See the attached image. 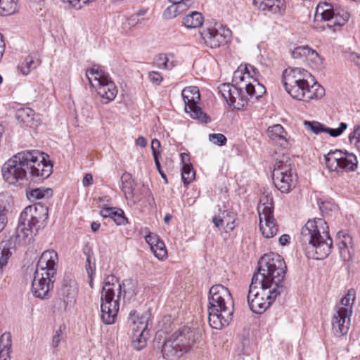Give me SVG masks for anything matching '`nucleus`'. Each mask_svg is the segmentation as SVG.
Returning <instances> with one entry per match:
<instances>
[{"instance_id": "obj_1", "label": "nucleus", "mask_w": 360, "mask_h": 360, "mask_svg": "<svg viewBox=\"0 0 360 360\" xmlns=\"http://www.w3.org/2000/svg\"><path fill=\"white\" fill-rule=\"evenodd\" d=\"M285 270L284 259L276 253L270 252L259 259L248 295L250 309L254 313H264L281 293Z\"/></svg>"}, {"instance_id": "obj_2", "label": "nucleus", "mask_w": 360, "mask_h": 360, "mask_svg": "<svg viewBox=\"0 0 360 360\" xmlns=\"http://www.w3.org/2000/svg\"><path fill=\"white\" fill-rule=\"evenodd\" d=\"M300 241L309 258L323 259L331 252L333 240L328 226L321 218L307 221L301 229Z\"/></svg>"}, {"instance_id": "obj_3", "label": "nucleus", "mask_w": 360, "mask_h": 360, "mask_svg": "<svg viewBox=\"0 0 360 360\" xmlns=\"http://www.w3.org/2000/svg\"><path fill=\"white\" fill-rule=\"evenodd\" d=\"M285 91L295 99L308 102L321 98L325 94L324 89L314 82L311 75L300 68H286L282 75Z\"/></svg>"}, {"instance_id": "obj_4", "label": "nucleus", "mask_w": 360, "mask_h": 360, "mask_svg": "<svg viewBox=\"0 0 360 360\" xmlns=\"http://www.w3.org/2000/svg\"><path fill=\"white\" fill-rule=\"evenodd\" d=\"M233 300L230 290L225 286L214 285L209 292L208 321L215 329L227 326L232 320Z\"/></svg>"}, {"instance_id": "obj_5", "label": "nucleus", "mask_w": 360, "mask_h": 360, "mask_svg": "<svg viewBox=\"0 0 360 360\" xmlns=\"http://www.w3.org/2000/svg\"><path fill=\"white\" fill-rule=\"evenodd\" d=\"M47 219V207L41 204L26 207L20 215L15 234V242L21 245L29 244L33 235L44 226Z\"/></svg>"}, {"instance_id": "obj_6", "label": "nucleus", "mask_w": 360, "mask_h": 360, "mask_svg": "<svg viewBox=\"0 0 360 360\" xmlns=\"http://www.w3.org/2000/svg\"><path fill=\"white\" fill-rule=\"evenodd\" d=\"M122 295V285L117 278L107 276L103 281L101 292V318L107 325L115 322L120 309V301Z\"/></svg>"}, {"instance_id": "obj_7", "label": "nucleus", "mask_w": 360, "mask_h": 360, "mask_svg": "<svg viewBox=\"0 0 360 360\" xmlns=\"http://www.w3.org/2000/svg\"><path fill=\"white\" fill-rule=\"evenodd\" d=\"M272 179L276 188L283 193H289L295 188L297 174L288 155L283 154L276 159Z\"/></svg>"}, {"instance_id": "obj_8", "label": "nucleus", "mask_w": 360, "mask_h": 360, "mask_svg": "<svg viewBox=\"0 0 360 360\" xmlns=\"http://www.w3.org/2000/svg\"><path fill=\"white\" fill-rule=\"evenodd\" d=\"M354 300L355 292L353 289H350L335 307L331 324L332 330L336 336L347 333L350 326Z\"/></svg>"}, {"instance_id": "obj_9", "label": "nucleus", "mask_w": 360, "mask_h": 360, "mask_svg": "<svg viewBox=\"0 0 360 360\" xmlns=\"http://www.w3.org/2000/svg\"><path fill=\"white\" fill-rule=\"evenodd\" d=\"M259 72L251 65L240 66L236 70L233 76L234 85L255 98L261 97L265 92L264 86L258 81Z\"/></svg>"}, {"instance_id": "obj_10", "label": "nucleus", "mask_w": 360, "mask_h": 360, "mask_svg": "<svg viewBox=\"0 0 360 360\" xmlns=\"http://www.w3.org/2000/svg\"><path fill=\"white\" fill-rule=\"evenodd\" d=\"M86 77L91 88L105 101L108 103L115 99L117 89L111 78L102 69L94 66L86 72Z\"/></svg>"}, {"instance_id": "obj_11", "label": "nucleus", "mask_w": 360, "mask_h": 360, "mask_svg": "<svg viewBox=\"0 0 360 360\" xmlns=\"http://www.w3.org/2000/svg\"><path fill=\"white\" fill-rule=\"evenodd\" d=\"M30 155L24 150L13 155L3 165L1 172L4 179L10 184H16L27 178Z\"/></svg>"}, {"instance_id": "obj_12", "label": "nucleus", "mask_w": 360, "mask_h": 360, "mask_svg": "<svg viewBox=\"0 0 360 360\" xmlns=\"http://www.w3.org/2000/svg\"><path fill=\"white\" fill-rule=\"evenodd\" d=\"M349 13L344 10L335 11L332 5L323 2L320 3L316 10L315 21L326 22V27L333 28L344 25L349 18ZM325 27V25H323Z\"/></svg>"}, {"instance_id": "obj_13", "label": "nucleus", "mask_w": 360, "mask_h": 360, "mask_svg": "<svg viewBox=\"0 0 360 360\" xmlns=\"http://www.w3.org/2000/svg\"><path fill=\"white\" fill-rule=\"evenodd\" d=\"M326 167L330 172L337 173L354 171L357 167V160L354 155L335 150L324 155Z\"/></svg>"}, {"instance_id": "obj_14", "label": "nucleus", "mask_w": 360, "mask_h": 360, "mask_svg": "<svg viewBox=\"0 0 360 360\" xmlns=\"http://www.w3.org/2000/svg\"><path fill=\"white\" fill-rule=\"evenodd\" d=\"M203 43L212 49L226 44L231 38V30L221 24L215 23L205 28L200 33Z\"/></svg>"}, {"instance_id": "obj_15", "label": "nucleus", "mask_w": 360, "mask_h": 360, "mask_svg": "<svg viewBox=\"0 0 360 360\" xmlns=\"http://www.w3.org/2000/svg\"><path fill=\"white\" fill-rule=\"evenodd\" d=\"M31 156L28 162V169L31 176L44 179L48 178L52 173L53 166L46 160V155L37 150H28Z\"/></svg>"}, {"instance_id": "obj_16", "label": "nucleus", "mask_w": 360, "mask_h": 360, "mask_svg": "<svg viewBox=\"0 0 360 360\" xmlns=\"http://www.w3.org/2000/svg\"><path fill=\"white\" fill-rule=\"evenodd\" d=\"M182 97L185 103V111L193 119H196L201 122L207 123L210 119L197 105L200 101V93L198 87L188 86L183 89Z\"/></svg>"}, {"instance_id": "obj_17", "label": "nucleus", "mask_w": 360, "mask_h": 360, "mask_svg": "<svg viewBox=\"0 0 360 360\" xmlns=\"http://www.w3.org/2000/svg\"><path fill=\"white\" fill-rule=\"evenodd\" d=\"M219 91L227 103L237 110L245 106L250 98L252 97L249 93L240 90L236 85L229 83L221 84L219 86Z\"/></svg>"}, {"instance_id": "obj_18", "label": "nucleus", "mask_w": 360, "mask_h": 360, "mask_svg": "<svg viewBox=\"0 0 360 360\" xmlns=\"http://www.w3.org/2000/svg\"><path fill=\"white\" fill-rule=\"evenodd\" d=\"M122 188L125 198L133 205L139 202L143 197L146 188L143 186L137 188V183L129 174L122 176Z\"/></svg>"}, {"instance_id": "obj_19", "label": "nucleus", "mask_w": 360, "mask_h": 360, "mask_svg": "<svg viewBox=\"0 0 360 360\" xmlns=\"http://www.w3.org/2000/svg\"><path fill=\"white\" fill-rule=\"evenodd\" d=\"M181 355L191 350L196 343V333L188 327H184L172 334Z\"/></svg>"}, {"instance_id": "obj_20", "label": "nucleus", "mask_w": 360, "mask_h": 360, "mask_svg": "<svg viewBox=\"0 0 360 360\" xmlns=\"http://www.w3.org/2000/svg\"><path fill=\"white\" fill-rule=\"evenodd\" d=\"M53 276L35 271L34 279L32 283V290L34 295L39 298H46L51 288L53 286L51 278Z\"/></svg>"}, {"instance_id": "obj_21", "label": "nucleus", "mask_w": 360, "mask_h": 360, "mask_svg": "<svg viewBox=\"0 0 360 360\" xmlns=\"http://www.w3.org/2000/svg\"><path fill=\"white\" fill-rule=\"evenodd\" d=\"M58 254L53 250L44 251L37 263L36 271L46 274V276H53L56 273Z\"/></svg>"}, {"instance_id": "obj_22", "label": "nucleus", "mask_w": 360, "mask_h": 360, "mask_svg": "<svg viewBox=\"0 0 360 360\" xmlns=\"http://www.w3.org/2000/svg\"><path fill=\"white\" fill-rule=\"evenodd\" d=\"M304 126L306 130L315 134L326 132L333 137L340 136L347 128V124L344 122H341L338 128L331 129L326 127L323 124L316 121H304Z\"/></svg>"}, {"instance_id": "obj_23", "label": "nucleus", "mask_w": 360, "mask_h": 360, "mask_svg": "<svg viewBox=\"0 0 360 360\" xmlns=\"http://www.w3.org/2000/svg\"><path fill=\"white\" fill-rule=\"evenodd\" d=\"M268 137L276 144L283 148L289 147L290 136L281 124H274L268 127L266 130Z\"/></svg>"}, {"instance_id": "obj_24", "label": "nucleus", "mask_w": 360, "mask_h": 360, "mask_svg": "<svg viewBox=\"0 0 360 360\" xmlns=\"http://www.w3.org/2000/svg\"><path fill=\"white\" fill-rule=\"evenodd\" d=\"M148 314H140L136 311H131L127 319V325L132 333L147 330Z\"/></svg>"}, {"instance_id": "obj_25", "label": "nucleus", "mask_w": 360, "mask_h": 360, "mask_svg": "<svg viewBox=\"0 0 360 360\" xmlns=\"http://www.w3.org/2000/svg\"><path fill=\"white\" fill-rule=\"evenodd\" d=\"M169 1L172 5L169 6L163 12V17L165 19L176 18L192 6L195 0H169Z\"/></svg>"}, {"instance_id": "obj_26", "label": "nucleus", "mask_w": 360, "mask_h": 360, "mask_svg": "<svg viewBox=\"0 0 360 360\" xmlns=\"http://www.w3.org/2000/svg\"><path fill=\"white\" fill-rule=\"evenodd\" d=\"M77 292L78 288L75 282L64 285L61 288L62 299L60 302H63V306L60 308L66 310L72 307L76 302Z\"/></svg>"}, {"instance_id": "obj_27", "label": "nucleus", "mask_w": 360, "mask_h": 360, "mask_svg": "<svg viewBox=\"0 0 360 360\" xmlns=\"http://www.w3.org/2000/svg\"><path fill=\"white\" fill-rule=\"evenodd\" d=\"M236 214L229 211H224L221 215L216 216L212 219L214 226L219 229H224L225 232H229L236 226Z\"/></svg>"}, {"instance_id": "obj_28", "label": "nucleus", "mask_w": 360, "mask_h": 360, "mask_svg": "<svg viewBox=\"0 0 360 360\" xmlns=\"http://www.w3.org/2000/svg\"><path fill=\"white\" fill-rule=\"evenodd\" d=\"M259 229L264 237L271 238L278 233V226L275 221L274 215L259 216Z\"/></svg>"}, {"instance_id": "obj_29", "label": "nucleus", "mask_w": 360, "mask_h": 360, "mask_svg": "<svg viewBox=\"0 0 360 360\" xmlns=\"http://www.w3.org/2000/svg\"><path fill=\"white\" fill-rule=\"evenodd\" d=\"M338 249L343 260H349L353 252L352 237L343 233H338Z\"/></svg>"}, {"instance_id": "obj_30", "label": "nucleus", "mask_w": 360, "mask_h": 360, "mask_svg": "<svg viewBox=\"0 0 360 360\" xmlns=\"http://www.w3.org/2000/svg\"><path fill=\"white\" fill-rule=\"evenodd\" d=\"M259 216L271 215L274 212L273 196L271 193H264L257 206Z\"/></svg>"}, {"instance_id": "obj_31", "label": "nucleus", "mask_w": 360, "mask_h": 360, "mask_svg": "<svg viewBox=\"0 0 360 360\" xmlns=\"http://www.w3.org/2000/svg\"><path fill=\"white\" fill-rule=\"evenodd\" d=\"M162 353L163 357L168 359L179 358L181 356L172 335L165 341L162 347Z\"/></svg>"}, {"instance_id": "obj_32", "label": "nucleus", "mask_w": 360, "mask_h": 360, "mask_svg": "<svg viewBox=\"0 0 360 360\" xmlns=\"http://www.w3.org/2000/svg\"><path fill=\"white\" fill-rule=\"evenodd\" d=\"M204 22L202 13L198 11H191L182 18V24L188 29L200 27Z\"/></svg>"}, {"instance_id": "obj_33", "label": "nucleus", "mask_w": 360, "mask_h": 360, "mask_svg": "<svg viewBox=\"0 0 360 360\" xmlns=\"http://www.w3.org/2000/svg\"><path fill=\"white\" fill-rule=\"evenodd\" d=\"M183 163L181 179L185 185L190 184L195 178V172L191 164L189 163V156L186 153L181 155Z\"/></svg>"}, {"instance_id": "obj_34", "label": "nucleus", "mask_w": 360, "mask_h": 360, "mask_svg": "<svg viewBox=\"0 0 360 360\" xmlns=\"http://www.w3.org/2000/svg\"><path fill=\"white\" fill-rule=\"evenodd\" d=\"M12 339L10 333H4L0 338V360H11Z\"/></svg>"}, {"instance_id": "obj_35", "label": "nucleus", "mask_w": 360, "mask_h": 360, "mask_svg": "<svg viewBox=\"0 0 360 360\" xmlns=\"http://www.w3.org/2000/svg\"><path fill=\"white\" fill-rule=\"evenodd\" d=\"M40 64V60L34 55H28L19 65L18 69L24 75H27Z\"/></svg>"}, {"instance_id": "obj_36", "label": "nucleus", "mask_w": 360, "mask_h": 360, "mask_svg": "<svg viewBox=\"0 0 360 360\" xmlns=\"http://www.w3.org/2000/svg\"><path fill=\"white\" fill-rule=\"evenodd\" d=\"M18 0H0V15L8 16L18 12Z\"/></svg>"}, {"instance_id": "obj_37", "label": "nucleus", "mask_w": 360, "mask_h": 360, "mask_svg": "<svg viewBox=\"0 0 360 360\" xmlns=\"http://www.w3.org/2000/svg\"><path fill=\"white\" fill-rule=\"evenodd\" d=\"M155 61L157 67L162 70H170L176 65L174 56L172 54H159Z\"/></svg>"}, {"instance_id": "obj_38", "label": "nucleus", "mask_w": 360, "mask_h": 360, "mask_svg": "<svg viewBox=\"0 0 360 360\" xmlns=\"http://www.w3.org/2000/svg\"><path fill=\"white\" fill-rule=\"evenodd\" d=\"M149 334L148 330L136 332L131 333V343L133 347L136 350H141L146 346Z\"/></svg>"}, {"instance_id": "obj_39", "label": "nucleus", "mask_w": 360, "mask_h": 360, "mask_svg": "<svg viewBox=\"0 0 360 360\" xmlns=\"http://www.w3.org/2000/svg\"><path fill=\"white\" fill-rule=\"evenodd\" d=\"M268 11L274 14L282 15L285 10V0H268L266 4L261 9Z\"/></svg>"}, {"instance_id": "obj_40", "label": "nucleus", "mask_w": 360, "mask_h": 360, "mask_svg": "<svg viewBox=\"0 0 360 360\" xmlns=\"http://www.w3.org/2000/svg\"><path fill=\"white\" fill-rule=\"evenodd\" d=\"M53 195L52 189L49 188L40 187L31 190L27 193V197L30 200L48 199Z\"/></svg>"}, {"instance_id": "obj_41", "label": "nucleus", "mask_w": 360, "mask_h": 360, "mask_svg": "<svg viewBox=\"0 0 360 360\" xmlns=\"http://www.w3.org/2000/svg\"><path fill=\"white\" fill-rule=\"evenodd\" d=\"M148 13V9L146 8H140L133 14H131L127 19L128 25L131 27H135L139 24L143 23L147 18L146 15Z\"/></svg>"}, {"instance_id": "obj_42", "label": "nucleus", "mask_w": 360, "mask_h": 360, "mask_svg": "<svg viewBox=\"0 0 360 360\" xmlns=\"http://www.w3.org/2000/svg\"><path fill=\"white\" fill-rule=\"evenodd\" d=\"M34 112L31 108H23L18 111V118L26 124H30L34 120Z\"/></svg>"}, {"instance_id": "obj_43", "label": "nucleus", "mask_w": 360, "mask_h": 360, "mask_svg": "<svg viewBox=\"0 0 360 360\" xmlns=\"http://www.w3.org/2000/svg\"><path fill=\"white\" fill-rule=\"evenodd\" d=\"M310 49L311 48L308 46H297L292 51L291 56L294 58L307 60Z\"/></svg>"}, {"instance_id": "obj_44", "label": "nucleus", "mask_w": 360, "mask_h": 360, "mask_svg": "<svg viewBox=\"0 0 360 360\" xmlns=\"http://www.w3.org/2000/svg\"><path fill=\"white\" fill-rule=\"evenodd\" d=\"M349 141L360 151V124L354 126L353 131L349 135Z\"/></svg>"}, {"instance_id": "obj_45", "label": "nucleus", "mask_w": 360, "mask_h": 360, "mask_svg": "<svg viewBox=\"0 0 360 360\" xmlns=\"http://www.w3.org/2000/svg\"><path fill=\"white\" fill-rule=\"evenodd\" d=\"M153 252L155 257L160 260H163L167 257V251L164 242L159 243L154 246V248L150 249Z\"/></svg>"}, {"instance_id": "obj_46", "label": "nucleus", "mask_w": 360, "mask_h": 360, "mask_svg": "<svg viewBox=\"0 0 360 360\" xmlns=\"http://www.w3.org/2000/svg\"><path fill=\"white\" fill-rule=\"evenodd\" d=\"M12 255V251L11 250L10 247H8L6 244L3 246L0 253V269H3L4 266L8 263V259Z\"/></svg>"}, {"instance_id": "obj_47", "label": "nucleus", "mask_w": 360, "mask_h": 360, "mask_svg": "<svg viewBox=\"0 0 360 360\" xmlns=\"http://www.w3.org/2000/svg\"><path fill=\"white\" fill-rule=\"evenodd\" d=\"M111 219L119 226L127 224V219L124 217L123 210L120 209H115Z\"/></svg>"}, {"instance_id": "obj_48", "label": "nucleus", "mask_w": 360, "mask_h": 360, "mask_svg": "<svg viewBox=\"0 0 360 360\" xmlns=\"http://www.w3.org/2000/svg\"><path fill=\"white\" fill-rule=\"evenodd\" d=\"M209 141L215 145L224 146L226 143V138L222 134H210L209 135Z\"/></svg>"}, {"instance_id": "obj_49", "label": "nucleus", "mask_w": 360, "mask_h": 360, "mask_svg": "<svg viewBox=\"0 0 360 360\" xmlns=\"http://www.w3.org/2000/svg\"><path fill=\"white\" fill-rule=\"evenodd\" d=\"M64 328L61 326L59 327L58 330H56L55 334L52 338L51 346L53 348H57L63 340V330Z\"/></svg>"}, {"instance_id": "obj_50", "label": "nucleus", "mask_w": 360, "mask_h": 360, "mask_svg": "<svg viewBox=\"0 0 360 360\" xmlns=\"http://www.w3.org/2000/svg\"><path fill=\"white\" fill-rule=\"evenodd\" d=\"M145 240L146 242L150 245V249L154 248V246H155L156 244L163 242L160 239L158 235L152 233H149V234L146 235L145 236Z\"/></svg>"}, {"instance_id": "obj_51", "label": "nucleus", "mask_w": 360, "mask_h": 360, "mask_svg": "<svg viewBox=\"0 0 360 360\" xmlns=\"http://www.w3.org/2000/svg\"><path fill=\"white\" fill-rule=\"evenodd\" d=\"M148 79L150 82L156 85L160 84L162 81V77L161 75L159 72L155 71L150 72L148 73Z\"/></svg>"}, {"instance_id": "obj_52", "label": "nucleus", "mask_w": 360, "mask_h": 360, "mask_svg": "<svg viewBox=\"0 0 360 360\" xmlns=\"http://www.w3.org/2000/svg\"><path fill=\"white\" fill-rule=\"evenodd\" d=\"M307 60L308 61H311V62L314 63V64L321 63V58H320L319 55L315 50H314L312 49H310L309 53L308 54V57H307Z\"/></svg>"}, {"instance_id": "obj_53", "label": "nucleus", "mask_w": 360, "mask_h": 360, "mask_svg": "<svg viewBox=\"0 0 360 360\" xmlns=\"http://www.w3.org/2000/svg\"><path fill=\"white\" fill-rule=\"evenodd\" d=\"M115 209L116 208H115V207H102L100 211V214L101 215V217H103L104 218H107V217L112 218Z\"/></svg>"}, {"instance_id": "obj_54", "label": "nucleus", "mask_w": 360, "mask_h": 360, "mask_svg": "<svg viewBox=\"0 0 360 360\" xmlns=\"http://www.w3.org/2000/svg\"><path fill=\"white\" fill-rule=\"evenodd\" d=\"M6 223V210L4 207L3 209H0V232L4 229Z\"/></svg>"}, {"instance_id": "obj_55", "label": "nucleus", "mask_w": 360, "mask_h": 360, "mask_svg": "<svg viewBox=\"0 0 360 360\" xmlns=\"http://www.w3.org/2000/svg\"><path fill=\"white\" fill-rule=\"evenodd\" d=\"M93 184V176L91 174H86L83 179L82 184L84 187H87Z\"/></svg>"}, {"instance_id": "obj_56", "label": "nucleus", "mask_w": 360, "mask_h": 360, "mask_svg": "<svg viewBox=\"0 0 360 360\" xmlns=\"http://www.w3.org/2000/svg\"><path fill=\"white\" fill-rule=\"evenodd\" d=\"M160 147V141L156 139H153L152 142H151V149H152L153 153H158V150Z\"/></svg>"}, {"instance_id": "obj_57", "label": "nucleus", "mask_w": 360, "mask_h": 360, "mask_svg": "<svg viewBox=\"0 0 360 360\" xmlns=\"http://www.w3.org/2000/svg\"><path fill=\"white\" fill-rule=\"evenodd\" d=\"M136 145L144 148L147 145V140L143 136H139L136 140Z\"/></svg>"}, {"instance_id": "obj_58", "label": "nucleus", "mask_w": 360, "mask_h": 360, "mask_svg": "<svg viewBox=\"0 0 360 360\" xmlns=\"http://www.w3.org/2000/svg\"><path fill=\"white\" fill-rule=\"evenodd\" d=\"M86 269L89 276H91L94 274V270L91 266L90 257H88L86 259Z\"/></svg>"}, {"instance_id": "obj_59", "label": "nucleus", "mask_w": 360, "mask_h": 360, "mask_svg": "<svg viewBox=\"0 0 360 360\" xmlns=\"http://www.w3.org/2000/svg\"><path fill=\"white\" fill-rule=\"evenodd\" d=\"M290 238V236L287 234L282 235L279 238V243L281 245H285L289 243Z\"/></svg>"}, {"instance_id": "obj_60", "label": "nucleus", "mask_w": 360, "mask_h": 360, "mask_svg": "<svg viewBox=\"0 0 360 360\" xmlns=\"http://www.w3.org/2000/svg\"><path fill=\"white\" fill-rule=\"evenodd\" d=\"M268 0H253L254 4L262 9L265 4H266Z\"/></svg>"}, {"instance_id": "obj_61", "label": "nucleus", "mask_w": 360, "mask_h": 360, "mask_svg": "<svg viewBox=\"0 0 360 360\" xmlns=\"http://www.w3.org/2000/svg\"><path fill=\"white\" fill-rule=\"evenodd\" d=\"M100 228V224L97 222H92L91 224V229L94 232L97 231Z\"/></svg>"}, {"instance_id": "obj_62", "label": "nucleus", "mask_w": 360, "mask_h": 360, "mask_svg": "<svg viewBox=\"0 0 360 360\" xmlns=\"http://www.w3.org/2000/svg\"><path fill=\"white\" fill-rule=\"evenodd\" d=\"M158 153H153V158H154V160H155V163L156 167H160V163L159 160H158Z\"/></svg>"}, {"instance_id": "obj_63", "label": "nucleus", "mask_w": 360, "mask_h": 360, "mask_svg": "<svg viewBox=\"0 0 360 360\" xmlns=\"http://www.w3.org/2000/svg\"><path fill=\"white\" fill-rule=\"evenodd\" d=\"M157 169H158L160 174L161 175V176L165 179V182L167 183V178H166V175L163 172V171L162 170L161 167L160 166V167H157Z\"/></svg>"}, {"instance_id": "obj_64", "label": "nucleus", "mask_w": 360, "mask_h": 360, "mask_svg": "<svg viewBox=\"0 0 360 360\" xmlns=\"http://www.w3.org/2000/svg\"><path fill=\"white\" fill-rule=\"evenodd\" d=\"M171 219H172V215H171V214H167L165 216L164 221H165V222L166 224H168Z\"/></svg>"}]
</instances>
